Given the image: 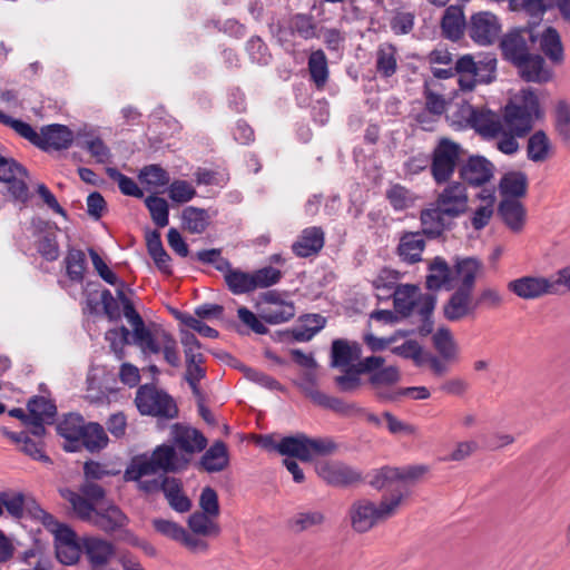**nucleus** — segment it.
Segmentation results:
<instances>
[{
    "mask_svg": "<svg viewBox=\"0 0 570 570\" xmlns=\"http://www.w3.org/2000/svg\"><path fill=\"white\" fill-rule=\"evenodd\" d=\"M442 33L452 41L460 40L464 30L468 31V22L463 9L459 6H450L445 9L441 20Z\"/></svg>",
    "mask_w": 570,
    "mask_h": 570,
    "instance_id": "obj_26",
    "label": "nucleus"
},
{
    "mask_svg": "<svg viewBox=\"0 0 570 570\" xmlns=\"http://www.w3.org/2000/svg\"><path fill=\"white\" fill-rule=\"evenodd\" d=\"M223 274L227 288L234 295L248 294L255 291V282L252 273L233 268L229 264L228 269H225Z\"/></svg>",
    "mask_w": 570,
    "mask_h": 570,
    "instance_id": "obj_35",
    "label": "nucleus"
},
{
    "mask_svg": "<svg viewBox=\"0 0 570 570\" xmlns=\"http://www.w3.org/2000/svg\"><path fill=\"white\" fill-rule=\"evenodd\" d=\"M399 468L383 466L367 475L368 484L376 490L391 489L394 491L399 485Z\"/></svg>",
    "mask_w": 570,
    "mask_h": 570,
    "instance_id": "obj_47",
    "label": "nucleus"
},
{
    "mask_svg": "<svg viewBox=\"0 0 570 570\" xmlns=\"http://www.w3.org/2000/svg\"><path fill=\"white\" fill-rule=\"evenodd\" d=\"M426 236L423 232H406L402 234L399 240L396 253L400 259L406 264H415L422 259V253L425 248Z\"/></svg>",
    "mask_w": 570,
    "mask_h": 570,
    "instance_id": "obj_20",
    "label": "nucleus"
},
{
    "mask_svg": "<svg viewBox=\"0 0 570 570\" xmlns=\"http://www.w3.org/2000/svg\"><path fill=\"white\" fill-rule=\"evenodd\" d=\"M362 347L357 342L337 338L332 342L331 365L333 367H348L354 361H361Z\"/></svg>",
    "mask_w": 570,
    "mask_h": 570,
    "instance_id": "obj_25",
    "label": "nucleus"
},
{
    "mask_svg": "<svg viewBox=\"0 0 570 570\" xmlns=\"http://www.w3.org/2000/svg\"><path fill=\"white\" fill-rule=\"evenodd\" d=\"M515 67L522 79L529 82L543 83L552 78V72L546 67V61L540 55L529 53Z\"/></svg>",
    "mask_w": 570,
    "mask_h": 570,
    "instance_id": "obj_24",
    "label": "nucleus"
},
{
    "mask_svg": "<svg viewBox=\"0 0 570 570\" xmlns=\"http://www.w3.org/2000/svg\"><path fill=\"white\" fill-rule=\"evenodd\" d=\"M292 24L294 31L305 40L318 37L317 26L309 14L298 13L294 16Z\"/></svg>",
    "mask_w": 570,
    "mask_h": 570,
    "instance_id": "obj_60",
    "label": "nucleus"
},
{
    "mask_svg": "<svg viewBox=\"0 0 570 570\" xmlns=\"http://www.w3.org/2000/svg\"><path fill=\"white\" fill-rule=\"evenodd\" d=\"M85 422L82 416L79 414H69L62 422L58 424V434L66 440V451H79V440Z\"/></svg>",
    "mask_w": 570,
    "mask_h": 570,
    "instance_id": "obj_29",
    "label": "nucleus"
},
{
    "mask_svg": "<svg viewBox=\"0 0 570 570\" xmlns=\"http://www.w3.org/2000/svg\"><path fill=\"white\" fill-rule=\"evenodd\" d=\"M66 275L73 283H82L87 271V258L83 250L69 247L63 258Z\"/></svg>",
    "mask_w": 570,
    "mask_h": 570,
    "instance_id": "obj_39",
    "label": "nucleus"
},
{
    "mask_svg": "<svg viewBox=\"0 0 570 570\" xmlns=\"http://www.w3.org/2000/svg\"><path fill=\"white\" fill-rule=\"evenodd\" d=\"M325 234L321 227L312 226L302 230L292 245L293 253L298 257H309L317 254L324 246Z\"/></svg>",
    "mask_w": 570,
    "mask_h": 570,
    "instance_id": "obj_21",
    "label": "nucleus"
},
{
    "mask_svg": "<svg viewBox=\"0 0 570 570\" xmlns=\"http://www.w3.org/2000/svg\"><path fill=\"white\" fill-rule=\"evenodd\" d=\"M28 411L33 420L52 422L57 413V407L46 397L35 396L28 402Z\"/></svg>",
    "mask_w": 570,
    "mask_h": 570,
    "instance_id": "obj_52",
    "label": "nucleus"
},
{
    "mask_svg": "<svg viewBox=\"0 0 570 570\" xmlns=\"http://www.w3.org/2000/svg\"><path fill=\"white\" fill-rule=\"evenodd\" d=\"M512 11H522L529 17L541 20L550 7L549 0H509Z\"/></svg>",
    "mask_w": 570,
    "mask_h": 570,
    "instance_id": "obj_51",
    "label": "nucleus"
},
{
    "mask_svg": "<svg viewBox=\"0 0 570 570\" xmlns=\"http://www.w3.org/2000/svg\"><path fill=\"white\" fill-rule=\"evenodd\" d=\"M169 436L178 454L183 455L188 461V464L194 454L203 452L208 444L207 438L203 432L183 423H175L170 428Z\"/></svg>",
    "mask_w": 570,
    "mask_h": 570,
    "instance_id": "obj_11",
    "label": "nucleus"
},
{
    "mask_svg": "<svg viewBox=\"0 0 570 570\" xmlns=\"http://www.w3.org/2000/svg\"><path fill=\"white\" fill-rule=\"evenodd\" d=\"M497 58L487 53L475 60L465 55L455 62V72L459 75L460 88L464 91L473 90L476 83H490L495 79Z\"/></svg>",
    "mask_w": 570,
    "mask_h": 570,
    "instance_id": "obj_7",
    "label": "nucleus"
},
{
    "mask_svg": "<svg viewBox=\"0 0 570 570\" xmlns=\"http://www.w3.org/2000/svg\"><path fill=\"white\" fill-rule=\"evenodd\" d=\"M417 298L419 288L414 285H397L393 291L394 308L403 316L410 315L415 309Z\"/></svg>",
    "mask_w": 570,
    "mask_h": 570,
    "instance_id": "obj_38",
    "label": "nucleus"
},
{
    "mask_svg": "<svg viewBox=\"0 0 570 570\" xmlns=\"http://www.w3.org/2000/svg\"><path fill=\"white\" fill-rule=\"evenodd\" d=\"M106 174L108 177L118 183V187L124 195L141 198L144 196V191L139 188L136 181L121 174L117 168L107 167Z\"/></svg>",
    "mask_w": 570,
    "mask_h": 570,
    "instance_id": "obj_57",
    "label": "nucleus"
},
{
    "mask_svg": "<svg viewBox=\"0 0 570 570\" xmlns=\"http://www.w3.org/2000/svg\"><path fill=\"white\" fill-rule=\"evenodd\" d=\"M540 48L552 62L560 63L563 61V47L560 35L554 28L549 27L541 35Z\"/></svg>",
    "mask_w": 570,
    "mask_h": 570,
    "instance_id": "obj_46",
    "label": "nucleus"
},
{
    "mask_svg": "<svg viewBox=\"0 0 570 570\" xmlns=\"http://www.w3.org/2000/svg\"><path fill=\"white\" fill-rule=\"evenodd\" d=\"M324 522L325 515L320 510H303L295 513L289 520L291 527L297 532L322 525Z\"/></svg>",
    "mask_w": 570,
    "mask_h": 570,
    "instance_id": "obj_50",
    "label": "nucleus"
},
{
    "mask_svg": "<svg viewBox=\"0 0 570 570\" xmlns=\"http://www.w3.org/2000/svg\"><path fill=\"white\" fill-rule=\"evenodd\" d=\"M188 466V461L178 454L175 446L170 444H160L155 448L153 453L135 458L126 469L125 480H138L144 476L156 474L157 472H179Z\"/></svg>",
    "mask_w": 570,
    "mask_h": 570,
    "instance_id": "obj_5",
    "label": "nucleus"
},
{
    "mask_svg": "<svg viewBox=\"0 0 570 570\" xmlns=\"http://www.w3.org/2000/svg\"><path fill=\"white\" fill-rule=\"evenodd\" d=\"M494 176V165L483 156H471L460 167V178L470 186L479 187Z\"/></svg>",
    "mask_w": 570,
    "mask_h": 570,
    "instance_id": "obj_15",
    "label": "nucleus"
},
{
    "mask_svg": "<svg viewBox=\"0 0 570 570\" xmlns=\"http://www.w3.org/2000/svg\"><path fill=\"white\" fill-rule=\"evenodd\" d=\"M198 468L208 473L224 471L229 464V453L225 442L217 440L208 449L204 450Z\"/></svg>",
    "mask_w": 570,
    "mask_h": 570,
    "instance_id": "obj_22",
    "label": "nucleus"
},
{
    "mask_svg": "<svg viewBox=\"0 0 570 570\" xmlns=\"http://www.w3.org/2000/svg\"><path fill=\"white\" fill-rule=\"evenodd\" d=\"M295 315V306L291 302L275 303L261 307L259 317L268 324H281L289 321Z\"/></svg>",
    "mask_w": 570,
    "mask_h": 570,
    "instance_id": "obj_45",
    "label": "nucleus"
},
{
    "mask_svg": "<svg viewBox=\"0 0 570 570\" xmlns=\"http://www.w3.org/2000/svg\"><path fill=\"white\" fill-rule=\"evenodd\" d=\"M169 197L176 203H187L196 196V189L186 180H174L168 188Z\"/></svg>",
    "mask_w": 570,
    "mask_h": 570,
    "instance_id": "obj_64",
    "label": "nucleus"
},
{
    "mask_svg": "<svg viewBox=\"0 0 570 570\" xmlns=\"http://www.w3.org/2000/svg\"><path fill=\"white\" fill-rule=\"evenodd\" d=\"M469 209V196L462 183L453 181L444 187L434 202L420 213V223L428 238L440 237L454 225V219Z\"/></svg>",
    "mask_w": 570,
    "mask_h": 570,
    "instance_id": "obj_2",
    "label": "nucleus"
},
{
    "mask_svg": "<svg viewBox=\"0 0 570 570\" xmlns=\"http://www.w3.org/2000/svg\"><path fill=\"white\" fill-rule=\"evenodd\" d=\"M73 141L72 130L65 125L51 124L41 127L37 147L41 150H63L68 149Z\"/></svg>",
    "mask_w": 570,
    "mask_h": 570,
    "instance_id": "obj_17",
    "label": "nucleus"
},
{
    "mask_svg": "<svg viewBox=\"0 0 570 570\" xmlns=\"http://www.w3.org/2000/svg\"><path fill=\"white\" fill-rule=\"evenodd\" d=\"M212 515L203 512H194L188 518V527L195 534L217 535L219 527L210 520Z\"/></svg>",
    "mask_w": 570,
    "mask_h": 570,
    "instance_id": "obj_56",
    "label": "nucleus"
},
{
    "mask_svg": "<svg viewBox=\"0 0 570 570\" xmlns=\"http://www.w3.org/2000/svg\"><path fill=\"white\" fill-rule=\"evenodd\" d=\"M59 493L70 504L72 511L80 520L91 523L97 511L95 503L69 488L60 489Z\"/></svg>",
    "mask_w": 570,
    "mask_h": 570,
    "instance_id": "obj_37",
    "label": "nucleus"
},
{
    "mask_svg": "<svg viewBox=\"0 0 570 570\" xmlns=\"http://www.w3.org/2000/svg\"><path fill=\"white\" fill-rule=\"evenodd\" d=\"M37 249L48 262H55L60 255V249L55 230L46 232L38 240Z\"/></svg>",
    "mask_w": 570,
    "mask_h": 570,
    "instance_id": "obj_59",
    "label": "nucleus"
},
{
    "mask_svg": "<svg viewBox=\"0 0 570 570\" xmlns=\"http://www.w3.org/2000/svg\"><path fill=\"white\" fill-rule=\"evenodd\" d=\"M154 223L158 227H165L169 223V208L167 202L158 196L150 195L145 199Z\"/></svg>",
    "mask_w": 570,
    "mask_h": 570,
    "instance_id": "obj_55",
    "label": "nucleus"
},
{
    "mask_svg": "<svg viewBox=\"0 0 570 570\" xmlns=\"http://www.w3.org/2000/svg\"><path fill=\"white\" fill-rule=\"evenodd\" d=\"M452 271L443 257L436 256L429 264V274L426 276V287L430 291L441 288L450 289L453 286Z\"/></svg>",
    "mask_w": 570,
    "mask_h": 570,
    "instance_id": "obj_27",
    "label": "nucleus"
},
{
    "mask_svg": "<svg viewBox=\"0 0 570 570\" xmlns=\"http://www.w3.org/2000/svg\"><path fill=\"white\" fill-rule=\"evenodd\" d=\"M311 81L318 90L324 89L328 81L330 70L325 52L317 49L311 52L307 60Z\"/></svg>",
    "mask_w": 570,
    "mask_h": 570,
    "instance_id": "obj_34",
    "label": "nucleus"
},
{
    "mask_svg": "<svg viewBox=\"0 0 570 570\" xmlns=\"http://www.w3.org/2000/svg\"><path fill=\"white\" fill-rule=\"evenodd\" d=\"M479 197L482 203L473 210L471 216V225L475 230L483 229L490 223L494 213V194L482 190Z\"/></svg>",
    "mask_w": 570,
    "mask_h": 570,
    "instance_id": "obj_44",
    "label": "nucleus"
},
{
    "mask_svg": "<svg viewBox=\"0 0 570 570\" xmlns=\"http://www.w3.org/2000/svg\"><path fill=\"white\" fill-rule=\"evenodd\" d=\"M475 311V302L472 298V292L459 287L443 306L444 317L450 322H458L474 316Z\"/></svg>",
    "mask_w": 570,
    "mask_h": 570,
    "instance_id": "obj_18",
    "label": "nucleus"
},
{
    "mask_svg": "<svg viewBox=\"0 0 570 570\" xmlns=\"http://www.w3.org/2000/svg\"><path fill=\"white\" fill-rule=\"evenodd\" d=\"M217 212L209 213V209L188 206L183 210L181 219L185 228L191 234L204 233L210 224V219Z\"/></svg>",
    "mask_w": 570,
    "mask_h": 570,
    "instance_id": "obj_36",
    "label": "nucleus"
},
{
    "mask_svg": "<svg viewBox=\"0 0 570 570\" xmlns=\"http://www.w3.org/2000/svg\"><path fill=\"white\" fill-rule=\"evenodd\" d=\"M498 215L511 232H522L527 212L521 202L513 198H503L499 204Z\"/></svg>",
    "mask_w": 570,
    "mask_h": 570,
    "instance_id": "obj_23",
    "label": "nucleus"
},
{
    "mask_svg": "<svg viewBox=\"0 0 570 570\" xmlns=\"http://www.w3.org/2000/svg\"><path fill=\"white\" fill-rule=\"evenodd\" d=\"M433 344L440 355L450 360L456 354V344L451 331L446 327H440L433 335Z\"/></svg>",
    "mask_w": 570,
    "mask_h": 570,
    "instance_id": "obj_54",
    "label": "nucleus"
},
{
    "mask_svg": "<svg viewBox=\"0 0 570 570\" xmlns=\"http://www.w3.org/2000/svg\"><path fill=\"white\" fill-rule=\"evenodd\" d=\"M503 198L523 197L527 194L528 177L523 171H510L502 176L499 184Z\"/></svg>",
    "mask_w": 570,
    "mask_h": 570,
    "instance_id": "obj_41",
    "label": "nucleus"
},
{
    "mask_svg": "<svg viewBox=\"0 0 570 570\" xmlns=\"http://www.w3.org/2000/svg\"><path fill=\"white\" fill-rule=\"evenodd\" d=\"M392 353L403 358L412 360L419 366L425 362L422 346L413 340L405 341L402 345L394 346Z\"/></svg>",
    "mask_w": 570,
    "mask_h": 570,
    "instance_id": "obj_63",
    "label": "nucleus"
},
{
    "mask_svg": "<svg viewBox=\"0 0 570 570\" xmlns=\"http://www.w3.org/2000/svg\"><path fill=\"white\" fill-rule=\"evenodd\" d=\"M317 473L323 481L333 487H346L361 480L358 471L340 462L320 465Z\"/></svg>",
    "mask_w": 570,
    "mask_h": 570,
    "instance_id": "obj_19",
    "label": "nucleus"
},
{
    "mask_svg": "<svg viewBox=\"0 0 570 570\" xmlns=\"http://www.w3.org/2000/svg\"><path fill=\"white\" fill-rule=\"evenodd\" d=\"M135 403L142 415L174 419L178 412L173 397L153 385H141L136 393Z\"/></svg>",
    "mask_w": 570,
    "mask_h": 570,
    "instance_id": "obj_10",
    "label": "nucleus"
},
{
    "mask_svg": "<svg viewBox=\"0 0 570 570\" xmlns=\"http://www.w3.org/2000/svg\"><path fill=\"white\" fill-rule=\"evenodd\" d=\"M554 130L563 144H570V105L566 100L557 102Z\"/></svg>",
    "mask_w": 570,
    "mask_h": 570,
    "instance_id": "obj_48",
    "label": "nucleus"
},
{
    "mask_svg": "<svg viewBox=\"0 0 570 570\" xmlns=\"http://www.w3.org/2000/svg\"><path fill=\"white\" fill-rule=\"evenodd\" d=\"M82 553L85 554L89 570H99L109 566L116 556L115 546L102 538L87 535L81 538Z\"/></svg>",
    "mask_w": 570,
    "mask_h": 570,
    "instance_id": "obj_14",
    "label": "nucleus"
},
{
    "mask_svg": "<svg viewBox=\"0 0 570 570\" xmlns=\"http://www.w3.org/2000/svg\"><path fill=\"white\" fill-rule=\"evenodd\" d=\"M139 178L147 185L163 187L169 184L168 173L158 165H149L141 169Z\"/></svg>",
    "mask_w": 570,
    "mask_h": 570,
    "instance_id": "obj_61",
    "label": "nucleus"
},
{
    "mask_svg": "<svg viewBox=\"0 0 570 570\" xmlns=\"http://www.w3.org/2000/svg\"><path fill=\"white\" fill-rule=\"evenodd\" d=\"M482 271V263L474 257L458 259L454 265V273L460 281L459 288L473 292L475 279Z\"/></svg>",
    "mask_w": 570,
    "mask_h": 570,
    "instance_id": "obj_33",
    "label": "nucleus"
},
{
    "mask_svg": "<svg viewBox=\"0 0 570 570\" xmlns=\"http://www.w3.org/2000/svg\"><path fill=\"white\" fill-rule=\"evenodd\" d=\"M500 47L504 58L511 61L514 66L530 53L525 38L520 31L507 33L501 39Z\"/></svg>",
    "mask_w": 570,
    "mask_h": 570,
    "instance_id": "obj_32",
    "label": "nucleus"
},
{
    "mask_svg": "<svg viewBox=\"0 0 570 570\" xmlns=\"http://www.w3.org/2000/svg\"><path fill=\"white\" fill-rule=\"evenodd\" d=\"M27 178L28 171L22 165L0 154V181L8 185L9 194L21 204H26L30 197Z\"/></svg>",
    "mask_w": 570,
    "mask_h": 570,
    "instance_id": "obj_12",
    "label": "nucleus"
},
{
    "mask_svg": "<svg viewBox=\"0 0 570 570\" xmlns=\"http://www.w3.org/2000/svg\"><path fill=\"white\" fill-rule=\"evenodd\" d=\"M274 449L282 455L309 462L314 456L331 454L336 444L328 438H309L304 433L284 436Z\"/></svg>",
    "mask_w": 570,
    "mask_h": 570,
    "instance_id": "obj_6",
    "label": "nucleus"
},
{
    "mask_svg": "<svg viewBox=\"0 0 570 570\" xmlns=\"http://www.w3.org/2000/svg\"><path fill=\"white\" fill-rule=\"evenodd\" d=\"M501 24L495 14L489 11L476 12L468 22V35L478 45L494 43L500 36Z\"/></svg>",
    "mask_w": 570,
    "mask_h": 570,
    "instance_id": "obj_13",
    "label": "nucleus"
},
{
    "mask_svg": "<svg viewBox=\"0 0 570 570\" xmlns=\"http://www.w3.org/2000/svg\"><path fill=\"white\" fill-rule=\"evenodd\" d=\"M508 289L523 299L552 295L550 277L523 276L508 283Z\"/></svg>",
    "mask_w": 570,
    "mask_h": 570,
    "instance_id": "obj_16",
    "label": "nucleus"
},
{
    "mask_svg": "<svg viewBox=\"0 0 570 570\" xmlns=\"http://www.w3.org/2000/svg\"><path fill=\"white\" fill-rule=\"evenodd\" d=\"M540 105L532 90H522L521 97L509 101L501 114L485 107H472L468 121L485 140H494L497 149L508 156L515 155L519 139L527 137L539 116Z\"/></svg>",
    "mask_w": 570,
    "mask_h": 570,
    "instance_id": "obj_1",
    "label": "nucleus"
},
{
    "mask_svg": "<svg viewBox=\"0 0 570 570\" xmlns=\"http://www.w3.org/2000/svg\"><path fill=\"white\" fill-rule=\"evenodd\" d=\"M105 338L118 360L125 357V346L132 343V334L124 325L107 331Z\"/></svg>",
    "mask_w": 570,
    "mask_h": 570,
    "instance_id": "obj_49",
    "label": "nucleus"
},
{
    "mask_svg": "<svg viewBox=\"0 0 570 570\" xmlns=\"http://www.w3.org/2000/svg\"><path fill=\"white\" fill-rule=\"evenodd\" d=\"M385 358L377 355H372L358 362V372L368 374V384L375 391V395L380 401L391 402L390 399L382 396V394H393L395 390L392 389L400 379L401 374L399 367L394 365L384 366Z\"/></svg>",
    "mask_w": 570,
    "mask_h": 570,
    "instance_id": "obj_8",
    "label": "nucleus"
},
{
    "mask_svg": "<svg viewBox=\"0 0 570 570\" xmlns=\"http://www.w3.org/2000/svg\"><path fill=\"white\" fill-rule=\"evenodd\" d=\"M252 274L255 282V289L271 287L279 283L283 277V273L272 266L262 267L252 272Z\"/></svg>",
    "mask_w": 570,
    "mask_h": 570,
    "instance_id": "obj_62",
    "label": "nucleus"
},
{
    "mask_svg": "<svg viewBox=\"0 0 570 570\" xmlns=\"http://www.w3.org/2000/svg\"><path fill=\"white\" fill-rule=\"evenodd\" d=\"M406 497V490L397 489L392 494L384 495L379 504L368 499L354 501L348 509L352 529L357 533L370 531L380 522L395 515Z\"/></svg>",
    "mask_w": 570,
    "mask_h": 570,
    "instance_id": "obj_4",
    "label": "nucleus"
},
{
    "mask_svg": "<svg viewBox=\"0 0 570 570\" xmlns=\"http://www.w3.org/2000/svg\"><path fill=\"white\" fill-rule=\"evenodd\" d=\"M551 151V141L543 130H537L528 138L527 157L529 160L543 163L550 157Z\"/></svg>",
    "mask_w": 570,
    "mask_h": 570,
    "instance_id": "obj_42",
    "label": "nucleus"
},
{
    "mask_svg": "<svg viewBox=\"0 0 570 570\" xmlns=\"http://www.w3.org/2000/svg\"><path fill=\"white\" fill-rule=\"evenodd\" d=\"M415 13L413 11L397 9L390 20L391 30L400 36L407 35L413 30Z\"/></svg>",
    "mask_w": 570,
    "mask_h": 570,
    "instance_id": "obj_58",
    "label": "nucleus"
},
{
    "mask_svg": "<svg viewBox=\"0 0 570 570\" xmlns=\"http://www.w3.org/2000/svg\"><path fill=\"white\" fill-rule=\"evenodd\" d=\"M462 147L460 144L449 139L441 138L433 149L431 156L430 170L436 185L448 183L459 164Z\"/></svg>",
    "mask_w": 570,
    "mask_h": 570,
    "instance_id": "obj_9",
    "label": "nucleus"
},
{
    "mask_svg": "<svg viewBox=\"0 0 570 570\" xmlns=\"http://www.w3.org/2000/svg\"><path fill=\"white\" fill-rule=\"evenodd\" d=\"M128 522L126 514L115 504L97 510L91 524L106 533L124 528Z\"/></svg>",
    "mask_w": 570,
    "mask_h": 570,
    "instance_id": "obj_28",
    "label": "nucleus"
},
{
    "mask_svg": "<svg viewBox=\"0 0 570 570\" xmlns=\"http://www.w3.org/2000/svg\"><path fill=\"white\" fill-rule=\"evenodd\" d=\"M124 316L132 327V344L137 345L145 356L159 354L173 367L180 365L177 341L165 330L151 331L146 327L142 317L131 302L122 305Z\"/></svg>",
    "mask_w": 570,
    "mask_h": 570,
    "instance_id": "obj_3",
    "label": "nucleus"
},
{
    "mask_svg": "<svg viewBox=\"0 0 570 570\" xmlns=\"http://www.w3.org/2000/svg\"><path fill=\"white\" fill-rule=\"evenodd\" d=\"M108 444L106 431L99 423H88L81 432L79 440V450L87 449L90 452H98Z\"/></svg>",
    "mask_w": 570,
    "mask_h": 570,
    "instance_id": "obj_43",
    "label": "nucleus"
},
{
    "mask_svg": "<svg viewBox=\"0 0 570 570\" xmlns=\"http://www.w3.org/2000/svg\"><path fill=\"white\" fill-rule=\"evenodd\" d=\"M376 72L381 78L387 79L397 71V50L391 43H382L376 50Z\"/></svg>",
    "mask_w": 570,
    "mask_h": 570,
    "instance_id": "obj_40",
    "label": "nucleus"
},
{
    "mask_svg": "<svg viewBox=\"0 0 570 570\" xmlns=\"http://www.w3.org/2000/svg\"><path fill=\"white\" fill-rule=\"evenodd\" d=\"M305 394L318 406L332 410L340 414H351L358 411L357 406L353 403H346L342 399L327 395L313 386L311 381L309 386L304 387Z\"/></svg>",
    "mask_w": 570,
    "mask_h": 570,
    "instance_id": "obj_30",
    "label": "nucleus"
},
{
    "mask_svg": "<svg viewBox=\"0 0 570 570\" xmlns=\"http://www.w3.org/2000/svg\"><path fill=\"white\" fill-rule=\"evenodd\" d=\"M163 493L171 509L179 513L188 512L191 508V501L183 492V484L179 479L163 478Z\"/></svg>",
    "mask_w": 570,
    "mask_h": 570,
    "instance_id": "obj_31",
    "label": "nucleus"
},
{
    "mask_svg": "<svg viewBox=\"0 0 570 570\" xmlns=\"http://www.w3.org/2000/svg\"><path fill=\"white\" fill-rule=\"evenodd\" d=\"M386 198L394 210H404L412 207L416 197L404 186L400 184L393 185L386 191Z\"/></svg>",
    "mask_w": 570,
    "mask_h": 570,
    "instance_id": "obj_53",
    "label": "nucleus"
}]
</instances>
